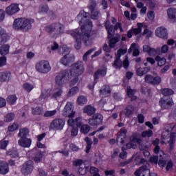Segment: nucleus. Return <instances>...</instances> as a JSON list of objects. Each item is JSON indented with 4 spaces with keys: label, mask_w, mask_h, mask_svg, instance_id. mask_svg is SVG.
<instances>
[{
    "label": "nucleus",
    "mask_w": 176,
    "mask_h": 176,
    "mask_svg": "<svg viewBox=\"0 0 176 176\" xmlns=\"http://www.w3.org/2000/svg\"><path fill=\"white\" fill-rule=\"evenodd\" d=\"M77 20L80 25V29L69 30L67 32L76 40L74 47L76 50H80L82 47V39L85 45L89 46L93 43V39L96 38V32L91 30L93 28V22L89 19V12L81 10L77 16Z\"/></svg>",
    "instance_id": "nucleus-1"
},
{
    "label": "nucleus",
    "mask_w": 176,
    "mask_h": 176,
    "mask_svg": "<svg viewBox=\"0 0 176 176\" xmlns=\"http://www.w3.org/2000/svg\"><path fill=\"white\" fill-rule=\"evenodd\" d=\"M14 30L17 31H28L32 28V25L31 24V21L25 18L16 19L13 23Z\"/></svg>",
    "instance_id": "nucleus-2"
},
{
    "label": "nucleus",
    "mask_w": 176,
    "mask_h": 176,
    "mask_svg": "<svg viewBox=\"0 0 176 176\" xmlns=\"http://www.w3.org/2000/svg\"><path fill=\"white\" fill-rule=\"evenodd\" d=\"M71 75L69 74V70L65 69L60 72L56 77H55V83L56 86H58L63 87L69 79H71Z\"/></svg>",
    "instance_id": "nucleus-3"
},
{
    "label": "nucleus",
    "mask_w": 176,
    "mask_h": 176,
    "mask_svg": "<svg viewBox=\"0 0 176 176\" xmlns=\"http://www.w3.org/2000/svg\"><path fill=\"white\" fill-rule=\"evenodd\" d=\"M85 72V65L83 62L78 61L72 65L69 72L70 76H80Z\"/></svg>",
    "instance_id": "nucleus-4"
},
{
    "label": "nucleus",
    "mask_w": 176,
    "mask_h": 176,
    "mask_svg": "<svg viewBox=\"0 0 176 176\" xmlns=\"http://www.w3.org/2000/svg\"><path fill=\"white\" fill-rule=\"evenodd\" d=\"M35 69L40 74H49L52 71V66L48 60H41L36 63Z\"/></svg>",
    "instance_id": "nucleus-5"
},
{
    "label": "nucleus",
    "mask_w": 176,
    "mask_h": 176,
    "mask_svg": "<svg viewBox=\"0 0 176 176\" xmlns=\"http://www.w3.org/2000/svg\"><path fill=\"white\" fill-rule=\"evenodd\" d=\"M67 124L73 127L72 129V135L76 137V135H78L77 127H80V126H82V118H76L75 120L69 119L67 120ZM75 126H76V127H75Z\"/></svg>",
    "instance_id": "nucleus-6"
},
{
    "label": "nucleus",
    "mask_w": 176,
    "mask_h": 176,
    "mask_svg": "<svg viewBox=\"0 0 176 176\" xmlns=\"http://www.w3.org/2000/svg\"><path fill=\"white\" fill-rule=\"evenodd\" d=\"M46 32L48 34H53V32H56V34H64V25L61 23H53L45 27Z\"/></svg>",
    "instance_id": "nucleus-7"
},
{
    "label": "nucleus",
    "mask_w": 176,
    "mask_h": 176,
    "mask_svg": "<svg viewBox=\"0 0 176 176\" xmlns=\"http://www.w3.org/2000/svg\"><path fill=\"white\" fill-rule=\"evenodd\" d=\"M171 133H176V124L175 125L171 124H166L165 129L162 132V138L163 140H170Z\"/></svg>",
    "instance_id": "nucleus-8"
},
{
    "label": "nucleus",
    "mask_w": 176,
    "mask_h": 176,
    "mask_svg": "<svg viewBox=\"0 0 176 176\" xmlns=\"http://www.w3.org/2000/svg\"><path fill=\"white\" fill-rule=\"evenodd\" d=\"M74 108V104L71 102H68L62 111L63 116H65V118H69V119L74 118V116H75Z\"/></svg>",
    "instance_id": "nucleus-9"
},
{
    "label": "nucleus",
    "mask_w": 176,
    "mask_h": 176,
    "mask_svg": "<svg viewBox=\"0 0 176 176\" xmlns=\"http://www.w3.org/2000/svg\"><path fill=\"white\" fill-rule=\"evenodd\" d=\"M65 121L61 118H56L52 121L50 125V130H63Z\"/></svg>",
    "instance_id": "nucleus-10"
},
{
    "label": "nucleus",
    "mask_w": 176,
    "mask_h": 176,
    "mask_svg": "<svg viewBox=\"0 0 176 176\" xmlns=\"http://www.w3.org/2000/svg\"><path fill=\"white\" fill-rule=\"evenodd\" d=\"M34 171V162L28 160L23 164L21 173L23 175H29Z\"/></svg>",
    "instance_id": "nucleus-11"
},
{
    "label": "nucleus",
    "mask_w": 176,
    "mask_h": 176,
    "mask_svg": "<svg viewBox=\"0 0 176 176\" xmlns=\"http://www.w3.org/2000/svg\"><path fill=\"white\" fill-rule=\"evenodd\" d=\"M159 104L162 109H170L174 105V101L172 98H162L159 101Z\"/></svg>",
    "instance_id": "nucleus-12"
},
{
    "label": "nucleus",
    "mask_w": 176,
    "mask_h": 176,
    "mask_svg": "<svg viewBox=\"0 0 176 176\" xmlns=\"http://www.w3.org/2000/svg\"><path fill=\"white\" fill-rule=\"evenodd\" d=\"M129 65V60L127 58H125L124 61L122 62L120 60V56H116V60H114V63L113 64V67L116 68V69H120L122 67H124V68H128Z\"/></svg>",
    "instance_id": "nucleus-13"
},
{
    "label": "nucleus",
    "mask_w": 176,
    "mask_h": 176,
    "mask_svg": "<svg viewBox=\"0 0 176 176\" xmlns=\"http://www.w3.org/2000/svg\"><path fill=\"white\" fill-rule=\"evenodd\" d=\"M126 138H127V129L122 128L118 133L117 143L123 145Z\"/></svg>",
    "instance_id": "nucleus-14"
},
{
    "label": "nucleus",
    "mask_w": 176,
    "mask_h": 176,
    "mask_svg": "<svg viewBox=\"0 0 176 176\" xmlns=\"http://www.w3.org/2000/svg\"><path fill=\"white\" fill-rule=\"evenodd\" d=\"M18 12H20V8H19V5L14 3L10 5L6 9V13L8 16H13V14H16Z\"/></svg>",
    "instance_id": "nucleus-15"
},
{
    "label": "nucleus",
    "mask_w": 176,
    "mask_h": 176,
    "mask_svg": "<svg viewBox=\"0 0 176 176\" xmlns=\"http://www.w3.org/2000/svg\"><path fill=\"white\" fill-rule=\"evenodd\" d=\"M155 35L162 39H168V33L167 29L164 27H160L155 30Z\"/></svg>",
    "instance_id": "nucleus-16"
},
{
    "label": "nucleus",
    "mask_w": 176,
    "mask_h": 176,
    "mask_svg": "<svg viewBox=\"0 0 176 176\" xmlns=\"http://www.w3.org/2000/svg\"><path fill=\"white\" fill-rule=\"evenodd\" d=\"M63 93H64V90H63V87H58L57 85L55 86L54 89V92L51 96L52 100H58V98H61L63 97Z\"/></svg>",
    "instance_id": "nucleus-17"
},
{
    "label": "nucleus",
    "mask_w": 176,
    "mask_h": 176,
    "mask_svg": "<svg viewBox=\"0 0 176 176\" xmlns=\"http://www.w3.org/2000/svg\"><path fill=\"white\" fill-rule=\"evenodd\" d=\"M150 171L148 168H146V166H143L138 169H137L135 173V176H149Z\"/></svg>",
    "instance_id": "nucleus-18"
},
{
    "label": "nucleus",
    "mask_w": 176,
    "mask_h": 176,
    "mask_svg": "<svg viewBox=\"0 0 176 176\" xmlns=\"http://www.w3.org/2000/svg\"><path fill=\"white\" fill-rule=\"evenodd\" d=\"M33 152H36L34 156L33 157V160L35 163H41L42 159L43 158V153L38 148H33Z\"/></svg>",
    "instance_id": "nucleus-19"
},
{
    "label": "nucleus",
    "mask_w": 176,
    "mask_h": 176,
    "mask_svg": "<svg viewBox=\"0 0 176 176\" xmlns=\"http://www.w3.org/2000/svg\"><path fill=\"white\" fill-rule=\"evenodd\" d=\"M74 61V57L68 54V55H65L63 57L61 58L60 63V64H63V65H65L67 67V65H69L71 63Z\"/></svg>",
    "instance_id": "nucleus-20"
},
{
    "label": "nucleus",
    "mask_w": 176,
    "mask_h": 176,
    "mask_svg": "<svg viewBox=\"0 0 176 176\" xmlns=\"http://www.w3.org/2000/svg\"><path fill=\"white\" fill-rule=\"evenodd\" d=\"M8 39H9V36H8L6 30L0 26V45H2V43H6V42H8Z\"/></svg>",
    "instance_id": "nucleus-21"
},
{
    "label": "nucleus",
    "mask_w": 176,
    "mask_h": 176,
    "mask_svg": "<svg viewBox=\"0 0 176 176\" xmlns=\"http://www.w3.org/2000/svg\"><path fill=\"white\" fill-rule=\"evenodd\" d=\"M31 142H32L31 139H28L27 138H21L18 141L19 145L23 148H30L31 146Z\"/></svg>",
    "instance_id": "nucleus-22"
},
{
    "label": "nucleus",
    "mask_w": 176,
    "mask_h": 176,
    "mask_svg": "<svg viewBox=\"0 0 176 176\" xmlns=\"http://www.w3.org/2000/svg\"><path fill=\"white\" fill-rule=\"evenodd\" d=\"M100 96L104 97H109L111 96V87L109 85H104L101 89L100 90Z\"/></svg>",
    "instance_id": "nucleus-23"
},
{
    "label": "nucleus",
    "mask_w": 176,
    "mask_h": 176,
    "mask_svg": "<svg viewBox=\"0 0 176 176\" xmlns=\"http://www.w3.org/2000/svg\"><path fill=\"white\" fill-rule=\"evenodd\" d=\"M107 75V67H103L98 69L97 72L94 74V80L100 78V76H105Z\"/></svg>",
    "instance_id": "nucleus-24"
},
{
    "label": "nucleus",
    "mask_w": 176,
    "mask_h": 176,
    "mask_svg": "<svg viewBox=\"0 0 176 176\" xmlns=\"http://www.w3.org/2000/svg\"><path fill=\"white\" fill-rule=\"evenodd\" d=\"M96 109L94 107L89 104L84 107L83 112L87 113L88 116H93L96 113Z\"/></svg>",
    "instance_id": "nucleus-25"
},
{
    "label": "nucleus",
    "mask_w": 176,
    "mask_h": 176,
    "mask_svg": "<svg viewBox=\"0 0 176 176\" xmlns=\"http://www.w3.org/2000/svg\"><path fill=\"white\" fill-rule=\"evenodd\" d=\"M9 173V165L5 162L0 161V174L5 175Z\"/></svg>",
    "instance_id": "nucleus-26"
},
{
    "label": "nucleus",
    "mask_w": 176,
    "mask_h": 176,
    "mask_svg": "<svg viewBox=\"0 0 176 176\" xmlns=\"http://www.w3.org/2000/svg\"><path fill=\"white\" fill-rule=\"evenodd\" d=\"M11 74L9 72H3L0 73V82H9L10 80Z\"/></svg>",
    "instance_id": "nucleus-27"
},
{
    "label": "nucleus",
    "mask_w": 176,
    "mask_h": 176,
    "mask_svg": "<svg viewBox=\"0 0 176 176\" xmlns=\"http://www.w3.org/2000/svg\"><path fill=\"white\" fill-rule=\"evenodd\" d=\"M131 144H141L142 139L138 138V133H133L130 138Z\"/></svg>",
    "instance_id": "nucleus-28"
},
{
    "label": "nucleus",
    "mask_w": 176,
    "mask_h": 176,
    "mask_svg": "<svg viewBox=\"0 0 176 176\" xmlns=\"http://www.w3.org/2000/svg\"><path fill=\"white\" fill-rule=\"evenodd\" d=\"M128 97L131 98V101H135L137 100V96H135V93H137V90L131 89V87H128L126 89Z\"/></svg>",
    "instance_id": "nucleus-29"
},
{
    "label": "nucleus",
    "mask_w": 176,
    "mask_h": 176,
    "mask_svg": "<svg viewBox=\"0 0 176 176\" xmlns=\"http://www.w3.org/2000/svg\"><path fill=\"white\" fill-rule=\"evenodd\" d=\"M69 52V48L65 45H60L58 49V54H60V56H68Z\"/></svg>",
    "instance_id": "nucleus-30"
},
{
    "label": "nucleus",
    "mask_w": 176,
    "mask_h": 176,
    "mask_svg": "<svg viewBox=\"0 0 176 176\" xmlns=\"http://www.w3.org/2000/svg\"><path fill=\"white\" fill-rule=\"evenodd\" d=\"M90 18L92 20H99L101 18V11L98 9L90 11Z\"/></svg>",
    "instance_id": "nucleus-31"
},
{
    "label": "nucleus",
    "mask_w": 176,
    "mask_h": 176,
    "mask_svg": "<svg viewBox=\"0 0 176 176\" xmlns=\"http://www.w3.org/2000/svg\"><path fill=\"white\" fill-rule=\"evenodd\" d=\"M151 71L150 67H139L137 69V74L138 76H144L146 74H148Z\"/></svg>",
    "instance_id": "nucleus-32"
},
{
    "label": "nucleus",
    "mask_w": 176,
    "mask_h": 176,
    "mask_svg": "<svg viewBox=\"0 0 176 176\" xmlns=\"http://www.w3.org/2000/svg\"><path fill=\"white\" fill-rule=\"evenodd\" d=\"M168 19L176 23V9L169 8L167 11Z\"/></svg>",
    "instance_id": "nucleus-33"
},
{
    "label": "nucleus",
    "mask_w": 176,
    "mask_h": 176,
    "mask_svg": "<svg viewBox=\"0 0 176 176\" xmlns=\"http://www.w3.org/2000/svg\"><path fill=\"white\" fill-rule=\"evenodd\" d=\"M50 89L44 90L41 92V96L38 98L39 101H42L43 100H47L48 97L52 96L50 94Z\"/></svg>",
    "instance_id": "nucleus-34"
},
{
    "label": "nucleus",
    "mask_w": 176,
    "mask_h": 176,
    "mask_svg": "<svg viewBox=\"0 0 176 176\" xmlns=\"http://www.w3.org/2000/svg\"><path fill=\"white\" fill-rule=\"evenodd\" d=\"M9 49L10 46L9 45H3L0 47V54L1 56H5L6 54H9Z\"/></svg>",
    "instance_id": "nucleus-35"
},
{
    "label": "nucleus",
    "mask_w": 176,
    "mask_h": 176,
    "mask_svg": "<svg viewBox=\"0 0 176 176\" xmlns=\"http://www.w3.org/2000/svg\"><path fill=\"white\" fill-rule=\"evenodd\" d=\"M30 133V131L27 128H22L19 130L18 137L21 138H27V135Z\"/></svg>",
    "instance_id": "nucleus-36"
},
{
    "label": "nucleus",
    "mask_w": 176,
    "mask_h": 176,
    "mask_svg": "<svg viewBox=\"0 0 176 176\" xmlns=\"http://www.w3.org/2000/svg\"><path fill=\"white\" fill-rule=\"evenodd\" d=\"M78 173L80 175H86L87 173H89V166H86L85 164L81 165L78 168Z\"/></svg>",
    "instance_id": "nucleus-37"
},
{
    "label": "nucleus",
    "mask_w": 176,
    "mask_h": 176,
    "mask_svg": "<svg viewBox=\"0 0 176 176\" xmlns=\"http://www.w3.org/2000/svg\"><path fill=\"white\" fill-rule=\"evenodd\" d=\"M176 133H171L170 136V140H168V144H170V149H174V142H175Z\"/></svg>",
    "instance_id": "nucleus-38"
},
{
    "label": "nucleus",
    "mask_w": 176,
    "mask_h": 176,
    "mask_svg": "<svg viewBox=\"0 0 176 176\" xmlns=\"http://www.w3.org/2000/svg\"><path fill=\"white\" fill-rule=\"evenodd\" d=\"M97 8V2L96 0H89V4H88V9L90 12H92L93 10H96Z\"/></svg>",
    "instance_id": "nucleus-39"
},
{
    "label": "nucleus",
    "mask_w": 176,
    "mask_h": 176,
    "mask_svg": "<svg viewBox=\"0 0 176 176\" xmlns=\"http://www.w3.org/2000/svg\"><path fill=\"white\" fill-rule=\"evenodd\" d=\"M161 93L163 96H173L174 94V91L170 88H164L161 89Z\"/></svg>",
    "instance_id": "nucleus-40"
},
{
    "label": "nucleus",
    "mask_w": 176,
    "mask_h": 176,
    "mask_svg": "<svg viewBox=\"0 0 176 176\" xmlns=\"http://www.w3.org/2000/svg\"><path fill=\"white\" fill-rule=\"evenodd\" d=\"M155 60L157 62L158 67H163V65H166V58H162L160 56H157Z\"/></svg>",
    "instance_id": "nucleus-41"
},
{
    "label": "nucleus",
    "mask_w": 176,
    "mask_h": 176,
    "mask_svg": "<svg viewBox=\"0 0 176 176\" xmlns=\"http://www.w3.org/2000/svg\"><path fill=\"white\" fill-rule=\"evenodd\" d=\"M85 141L87 142L86 153H89V152H90V149H91L93 141H91V139L89 138L88 137L85 138Z\"/></svg>",
    "instance_id": "nucleus-42"
},
{
    "label": "nucleus",
    "mask_w": 176,
    "mask_h": 176,
    "mask_svg": "<svg viewBox=\"0 0 176 176\" xmlns=\"http://www.w3.org/2000/svg\"><path fill=\"white\" fill-rule=\"evenodd\" d=\"M153 136V131L151 129L147 131H144L142 133V138H151V137Z\"/></svg>",
    "instance_id": "nucleus-43"
},
{
    "label": "nucleus",
    "mask_w": 176,
    "mask_h": 176,
    "mask_svg": "<svg viewBox=\"0 0 176 176\" xmlns=\"http://www.w3.org/2000/svg\"><path fill=\"white\" fill-rule=\"evenodd\" d=\"M133 50V56H137L140 54V50L135 48V43H132L131 47L129 48V53H131V51Z\"/></svg>",
    "instance_id": "nucleus-44"
},
{
    "label": "nucleus",
    "mask_w": 176,
    "mask_h": 176,
    "mask_svg": "<svg viewBox=\"0 0 176 176\" xmlns=\"http://www.w3.org/2000/svg\"><path fill=\"white\" fill-rule=\"evenodd\" d=\"M15 115L14 113H8L4 118V122L9 123V122H12L14 120Z\"/></svg>",
    "instance_id": "nucleus-45"
},
{
    "label": "nucleus",
    "mask_w": 176,
    "mask_h": 176,
    "mask_svg": "<svg viewBox=\"0 0 176 176\" xmlns=\"http://www.w3.org/2000/svg\"><path fill=\"white\" fill-rule=\"evenodd\" d=\"M16 101H17V97H16V95H10L7 98V102L10 104V105H13Z\"/></svg>",
    "instance_id": "nucleus-46"
},
{
    "label": "nucleus",
    "mask_w": 176,
    "mask_h": 176,
    "mask_svg": "<svg viewBox=\"0 0 176 176\" xmlns=\"http://www.w3.org/2000/svg\"><path fill=\"white\" fill-rule=\"evenodd\" d=\"M77 103L78 105H85V104H87V98L84 96H80L77 98Z\"/></svg>",
    "instance_id": "nucleus-47"
},
{
    "label": "nucleus",
    "mask_w": 176,
    "mask_h": 176,
    "mask_svg": "<svg viewBox=\"0 0 176 176\" xmlns=\"http://www.w3.org/2000/svg\"><path fill=\"white\" fill-rule=\"evenodd\" d=\"M92 118H94L97 124H100V123H102V115L97 113L94 115Z\"/></svg>",
    "instance_id": "nucleus-48"
},
{
    "label": "nucleus",
    "mask_w": 176,
    "mask_h": 176,
    "mask_svg": "<svg viewBox=\"0 0 176 176\" xmlns=\"http://www.w3.org/2000/svg\"><path fill=\"white\" fill-rule=\"evenodd\" d=\"M125 115L129 118V116H131L133 113H134V107L129 106L124 111Z\"/></svg>",
    "instance_id": "nucleus-49"
},
{
    "label": "nucleus",
    "mask_w": 176,
    "mask_h": 176,
    "mask_svg": "<svg viewBox=\"0 0 176 176\" xmlns=\"http://www.w3.org/2000/svg\"><path fill=\"white\" fill-rule=\"evenodd\" d=\"M57 113V110H52V111H47L45 112L43 117L44 118H52Z\"/></svg>",
    "instance_id": "nucleus-50"
},
{
    "label": "nucleus",
    "mask_w": 176,
    "mask_h": 176,
    "mask_svg": "<svg viewBox=\"0 0 176 176\" xmlns=\"http://www.w3.org/2000/svg\"><path fill=\"white\" fill-rule=\"evenodd\" d=\"M78 91H79V88H78V87H74L69 90L67 96L68 97H72V96H75Z\"/></svg>",
    "instance_id": "nucleus-51"
},
{
    "label": "nucleus",
    "mask_w": 176,
    "mask_h": 176,
    "mask_svg": "<svg viewBox=\"0 0 176 176\" xmlns=\"http://www.w3.org/2000/svg\"><path fill=\"white\" fill-rule=\"evenodd\" d=\"M118 42H119V38L118 37H113L110 39L109 45L110 47H114Z\"/></svg>",
    "instance_id": "nucleus-52"
},
{
    "label": "nucleus",
    "mask_w": 176,
    "mask_h": 176,
    "mask_svg": "<svg viewBox=\"0 0 176 176\" xmlns=\"http://www.w3.org/2000/svg\"><path fill=\"white\" fill-rule=\"evenodd\" d=\"M80 131L83 134H87V133H89V131H90V126H89L87 124H84V125L81 126Z\"/></svg>",
    "instance_id": "nucleus-53"
},
{
    "label": "nucleus",
    "mask_w": 176,
    "mask_h": 176,
    "mask_svg": "<svg viewBox=\"0 0 176 176\" xmlns=\"http://www.w3.org/2000/svg\"><path fill=\"white\" fill-rule=\"evenodd\" d=\"M23 89L28 91V93H30L31 91V90H32V89H34V85L28 83V82H25L23 84Z\"/></svg>",
    "instance_id": "nucleus-54"
},
{
    "label": "nucleus",
    "mask_w": 176,
    "mask_h": 176,
    "mask_svg": "<svg viewBox=\"0 0 176 176\" xmlns=\"http://www.w3.org/2000/svg\"><path fill=\"white\" fill-rule=\"evenodd\" d=\"M106 30H107V32H108V38H111L112 36H113L115 35V30H113V25H111Z\"/></svg>",
    "instance_id": "nucleus-55"
},
{
    "label": "nucleus",
    "mask_w": 176,
    "mask_h": 176,
    "mask_svg": "<svg viewBox=\"0 0 176 176\" xmlns=\"http://www.w3.org/2000/svg\"><path fill=\"white\" fill-rule=\"evenodd\" d=\"M85 163H83V160L78 159L76 160L75 161L73 162V166L75 167H80L81 166H83Z\"/></svg>",
    "instance_id": "nucleus-56"
},
{
    "label": "nucleus",
    "mask_w": 176,
    "mask_h": 176,
    "mask_svg": "<svg viewBox=\"0 0 176 176\" xmlns=\"http://www.w3.org/2000/svg\"><path fill=\"white\" fill-rule=\"evenodd\" d=\"M138 28H135L132 30L133 32V34H135V35H138V34H140L141 31H142V30L141 29L143 27L142 23H138Z\"/></svg>",
    "instance_id": "nucleus-57"
},
{
    "label": "nucleus",
    "mask_w": 176,
    "mask_h": 176,
    "mask_svg": "<svg viewBox=\"0 0 176 176\" xmlns=\"http://www.w3.org/2000/svg\"><path fill=\"white\" fill-rule=\"evenodd\" d=\"M144 80L146 83H150L151 85H152L153 82V76L151 74H147L144 77Z\"/></svg>",
    "instance_id": "nucleus-58"
},
{
    "label": "nucleus",
    "mask_w": 176,
    "mask_h": 176,
    "mask_svg": "<svg viewBox=\"0 0 176 176\" xmlns=\"http://www.w3.org/2000/svg\"><path fill=\"white\" fill-rule=\"evenodd\" d=\"M162 83V78L160 76H155L153 78L152 85H160Z\"/></svg>",
    "instance_id": "nucleus-59"
},
{
    "label": "nucleus",
    "mask_w": 176,
    "mask_h": 176,
    "mask_svg": "<svg viewBox=\"0 0 176 176\" xmlns=\"http://www.w3.org/2000/svg\"><path fill=\"white\" fill-rule=\"evenodd\" d=\"M19 129V124L14 122L12 125L8 126V131H16Z\"/></svg>",
    "instance_id": "nucleus-60"
},
{
    "label": "nucleus",
    "mask_w": 176,
    "mask_h": 176,
    "mask_svg": "<svg viewBox=\"0 0 176 176\" xmlns=\"http://www.w3.org/2000/svg\"><path fill=\"white\" fill-rule=\"evenodd\" d=\"M153 34V33L152 32V31H151L148 29H145L143 32V35H146V39H149V38H151V36H152Z\"/></svg>",
    "instance_id": "nucleus-61"
},
{
    "label": "nucleus",
    "mask_w": 176,
    "mask_h": 176,
    "mask_svg": "<svg viewBox=\"0 0 176 176\" xmlns=\"http://www.w3.org/2000/svg\"><path fill=\"white\" fill-rule=\"evenodd\" d=\"M138 145H139V149H140V151H146V149L149 148V146H148L146 143L144 144L142 142L140 144H138Z\"/></svg>",
    "instance_id": "nucleus-62"
},
{
    "label": "nucleus",
    "mask_w": 176,
    "mask_h": 176,
    "mask_svg": "<svg viewBox=\"0 0 176 176\" xmlns=\"http://www.w3.org/2000/svg\"><path fill=\"white\" fill-rule=\"evenodd\" d=\"M32 113L34 115H41L42 113V109L41 107H36L32 109Z\"/></svg>",
    "instance_id": "nucleus-63"
},
{
    "label": "nucleus",
    "mask_w": 176,
    "mask_h": 176,
    "mask_svg": "<svg viewBox=\"0 0 176 176\" xmlns=\"http://www.w3.org/2000/svg\"><path fill=\"white\" fill-rule=\"evenodd\" d=\"M6 56L0 57V67H3L6 64Z\"/></svg>",
    "instance_id": "nucleus-64"
}]
</instances>
